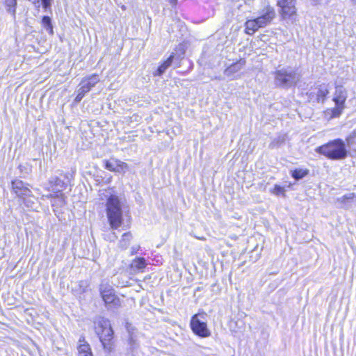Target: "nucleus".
Listing matches in <instances>:
<instances>
[{
    "mask_svg": "<svg viewBox=\"0 0 356 356\" xmlns=\"http://www.w3.org/2000/svg\"><path fill=\"white\" fill-rule=\"evenodd\" d=\"M147 266L146 259L143 257H135L130 264L129 268L134 273H143Z\"/></svg>",
    "mask_w": 356,
    "mask_h": 356,
    "instance_id": "16",
    "label": "nucleus"
},
{
    "mask_svg": "<svg viewBox=\"0 0 356 356\" xmlns=\"http://www.w3.org/2000/svg\"><path fill=\"white\" fill-rule=\"evenodd\" d=\"M276 13L273 6L268 4L265 6L260 12V15L256 18L263 26V28L270 24L275 19Z\"/></svg>",
    "mask_w": 356,
    "mask_h": 356,
    "instance_id": "10",
    "label": "nucleus"
},
{
    "mask_svg": "<svg viewBox=\"0 0 356 356\" xmlns=\"http://www.w3.org/2000/svg\"><path fill=\"white\" fill-rule=\"evenodd\" d=\"M132 239V234L131 232H124L121 237L119 242V246L121 249L125 250L129 245L131 240Z\"/></svg>",
    "mask_w": 356,
    "mask_h": 356,
    "instance_id": "23",
    "label": "nucleus"
},
{
    "mask_svg": "<svg viewBox=\"0 0 356 356\" xmlns=\"http://www.w3.org/2000/svg\"><path fill=\"white\" fill-rule=\"evenodd\" d=\"M175 55L174 54H171L167 59H165L163 63H161L158 68L156 69V72L154 73V76H161L162 75L165 71L167 70L168 67H169L174 60Z\"/></svg>",
    "mask_w": 356,
    "mask_h": 356,
    "instance_id": "19",
    "label": "nucleus"
},
{
    "mask_svg": "<svg viewBox=\"0 0 356 356\" xmlns=\"http://www.w3.org/2000/svg\"><path fill=\"white\" fill-rule=\"evenodd\" d=\"M245 63H246L245 59L243 58H241L237 60L236 62L231 64L229 66H228L225 69V73L228 76L233 75V74L240 72L243 68Z\"/></svg>",
    "mask_w": 356,
    "mask_h": 356,
    "instance_id": "17",
    "label": "nucleus"
},
{
    "mask_svg": "<svg viewBox=\"0 0 356 356\" xmlns=\"http://www.w3.org/2000/svg\"><path fill=\"white\" fill-rule=\"evenodd\" d=\"M206 317L207 314L202 310L193 314L190 320L189 325L191 331L200 338H208L211 335Z\"/></svg>",
    "mask_w": 356,
    "mask_h": 356,
    "instance_id": "5",
    "label": "nucleus"
},
{
    "mask_svg": "<svg viewBox=\"0 0 356 356\" xmlns=\"http://www.w3.org/2000/svg\"><path fill=\"white\" fill-rule=\"evenodd\" d=\"M3 4L6 10L10 13L13 17H15L17 0H3Z\"/></svg>",
    "mask_w": 356,
    "mask_h": 356,
    "instance_id": "21",
    "label": "nucleus"
},
{
    "mask_svg": "<svg viewBox=\"0 0 356 356\" xmlns=\"http://www.w3.org/2000/svg\"><path fill=\"white\" fill-rule=\"evenodd\" d=\"M77 356H94L90 345L84 336H81L77 344Z\"/></svg>",
    "mask_w": 356,
    "mask_h": 356,
    "instance_id": "12",
    "label": "nucleus"
},
{
    "mask_svg": "<svg viewBox=\"0 0 356 356\" xmlns=\"http://www.w3.org/2000/svg\"><path fill=\"white\" fill-rule=\"evenodd\" d=\"M48 184L47 190L49 192V194L47 195L46 197L48 200H58L65 204L66 197L63 191L67 188V184L58 177L49 180Z\"/></svg>",
    "mask_w": 356,
    "mask_h": 356,
    "instance_id": "6",
    "label": "nucleus"
},
{
    "mask_svg": "<svg viewBox=\"0 0 356 356\" xmlns=\"http://www.w3.org/2000/svg\"><path fill=\"white\" fill-rule=\"evenodd\" d=\"M263 28L256 17L247 19L244 23V33L253 35L259 29Z\"/></svg>",
    "mask_w": 356,
    "mask_h": 356,
    "instance_id": "15",
    "label": "nucleus"
},
{
    "mask_svg": "<svg viewBox=\"0 0 356 356\" xmlns=\"http://www.w3.org/2000/svg\"><path fill=\"white\" fill-rule=\"evenodd\" d=\"M104 166L108 171L113 172H123L128 168L127 163L113 158L109 160H104Z\"/></svg>",
    "mask_w": 356,
    "mask_h": 356,
    "instance_id": "11",
    "label": "nucleus"
},
{
    "mask_svg": "<svg viewBox=\"0 0 356 356\" xmlns=\"http://www.w3.org/2000/svg\"><path fill=\"white\" fill-rule=\"evenodd\" d=\"M316 152L330 160H341L348 156V150L342 139L337 138L316 147Z\"/></svg>",
    "mask_w": 356,
    "mask_h": 356,
    "instance_id": "3",
    "label": "nucleus"
},
{
    "mask_svg": "<svg viewBox=\"0 0 356 356\" xmlns=\"http://www.w3.org/2000/svg\"><path fill=\"white\" fill-rule=\"evenodd\" d=\"M86 94V92H83V90L79 88V92L74 98L75 103H79V102H81V100L84 97Z\"/></svg>",
    "mask_w": 356,
    "mask_h": 356,
    "instance_id": "26",
    "label": "nucleus"
},
{
    "mask_svg": "<svg viewBox=\"0 0 356 356\" xmlns=\"http://www.w3.org/2000/svg\"><path fill=\"white\" fill-rule=\"evenodd\" d=\"M13 191L19 196L24 197L30 195L31 191L27 184L19 179L13 180L11 182Z\"/></svg>",
    "mask_w": 356,
    "mask_h": 356,
    "instance_id": "14",
    "label": "nucleus"
},
{
    "mask_svg": "<svg viewBox=\"0 0 356 356\" xmlns=\"http://www.w3.org/2000/svg\"><path fill=\"white\" fill-rule=\"evenodd\" d=\"M106 213L110 228L118 230L123 225L122 202L115 194L110 195L106 202Z\"/></svg>",
    "mask_w": 356,
    "mask_h": 356,
    "instance_id": "2",
    "label": "nucleus"
},
{
    "mask_svg": "<svg viewBox=\"0 0 356 356\" xmlns=\"http://www.w3.org/2000/svg\"><path fill=\"white\" fill-rule=\"evenodd\" d=\"M348 97L347 90L341 86L335 87L332 101L335 106L333 108H327L324 115L327 119L339 118L346 108V102Z\"/></svg>",
    "mask_w": 356,
    "mask_h": 356,
    "instance_id": "4",
    "label": "nucleus"
},
{
    "mask_svg": "<svg viewBox=\"0 0 356 356\" xmlns=\"http://www.w3.org/2000/svg\"><path fill=\"white\" fill-rule=\"evenodd\" d=\"M270 193L276 196L286 197V190L284 186L279 184H275L274 186L270 190Z\"/></svg>",
    "mask_w": 356,
    "mask_h": 356,
    "instance_id": "24",
    "label": "nucleus"
},
{
    "mask_svg": "<svg viewBox=\"0 0 356 356\" xmlns=\"http://www.w3.org/2000/svg\"><path fill=\"white\" fill-rule=\"evenodd\" d=\"M99 293L106 305L113 307H119L121 306L120 299L115 294L112 286L108 284L101 285Z\"/></svg>",
    "mask_w": 356,
    "mask_h": 356,
    "instance_id": "8",
    "label": "nucleus"
},
{
    "mask_svg": "<svg viewBox=\"0 0 356 356\" xmlns=\"http://www.w3.org/2000/svg\"><path fill=\"white\" fill-rule=\"evenodd\" d=\"M98 82H99L98 74H90L81 80L80 88L88 93Z\"/></svg>",
    "mask_w": 356,
    "mask_h": 356,
    "instance_id": "13",
    "label": "nucleus"
},
{
    "mask_svg": "<svg viewBox=\"0 0 356 356\" xmlns=\"http://www.w3.org/2000/svg\"><path fill=\"white\" fill-rule=\"evenodd\" d=\"M41 24L42 27L46 29V31L50 35H54V27L50 17L43 16L41 19Z\"/></svg>",
    "mask_w": 356,
    "mask_h": 356,
    "instance_id": "22",
    "label": "nucleus"
},
{
    "mask_svg": "<svg viewBox=\"0 0 356 356\" xmlns=\"http://www.w3.org/2000/svg\"><path fill=\"white\" fill-rule=\"evenodd\" d=\"M348 146L351 147L356 145V133L353 132L346 138Z\"/></svg>",
    "mask_w": 356,
    "mask_h": 356,
    "instance_id": "25",
    "label": "nucleus"
},
{
    "mask_svg": "<svg viewBox=\"0 0 356 356\" xmlns=\"http://www.w3.org/2000/svg\"><path fill=\"white\" fill-rule=\"evenodd\" d=\"M317 92L316 95V100L318 103H323L327 98L330 90L327 86L323 83L317 86Z\"/></svg>",
    "mask_w": 356,
    "mask_h": 356,
    "instance_id": "18",
    "label": "nucleus"
},
{
    "mask_svg": "<svg viewBox=\"0 0 356 356\" xmlns=\"http://www.w3.org/2000/svg\"><path fill=\"white\" fill-rule=\"evenodd\" d=\"M275 79L281 87H289L296 83L295 74L286 70H278L274 72Z\"/></svg>",
    "mask_w": 356,
    "mask_h": 356,
    "instance_id": "9",
    "label": "nucleus"
},
{
    "mask_svg": "<svg viewBox=\"0 0 356 356\" xmlns=\"http://www.w3.org/2000/svg\"><path fill=\"white\" fill-rule=\"evenodd\" d=\"M93 329L102 348L107 353L114 351L115 348V332L109 319L104 316L97 318L93 322Z\"/></svg>",
    "mask_w": 356,
    "mask_h": 356,
    "instance_id": "1",
    "label": "nucleus"
},
{
    "mask_svg": "<svg viewBox=\"0 0 356 356\" xmlns=\"http://www.w3.org/2000/svg\"><path fill=\"white\" fill-rule=\"evenodd\" d=\"M354 3H356V0H352Z\"/></svg>",
    "mask_w": 356,
    "mask_h": 356,
    "instance_id": "28",
    "label": "nucleus"
},
{
    "mask_svg": "<svg viewBox=\"0 0 356 356\" xmlns=\"http://www.w3.org/2000/svg\"><path fill=\"white\" fill-rule=\"evenodd\" d=\"M168 1H169L170 3L174 7H175L178 3V0H168Z\"/></svg>",
    "mask_w": 356,
    "mask_h": 356,
    "instance_id": "27",
    "label": "nucleus"
},
{
    "mask_svg": "<svg viewBox=\"0 0 356 356\" xmlns=\"http://www.w3.org/2000/svg\"><path fill=\"white\" fill-rule=\"evenodd\" d=\"M309 173L307 168H296L291 171V177L296 180H300L307 177Z\"/></svg>",
    "mask_w": 356,
    "mask_h": 356,
    "instance_id": "20",
    "label": "nucleus"
},
{
    "mask_svg": "<svg viewBox=\"0 0 356 356\" xmlns=\"http://www.w3.org/2000/svg\"><path fill=\"white\" fill-rule=\"evenodd\" d=\"M296 0H277L276 5L282 20H296L298 16Z\"/></svg>",
    "mask_w": 356,
    "mask_h": 356,
    "instance_id": "7",
    "label": "nucleus"
}]
</instances>
